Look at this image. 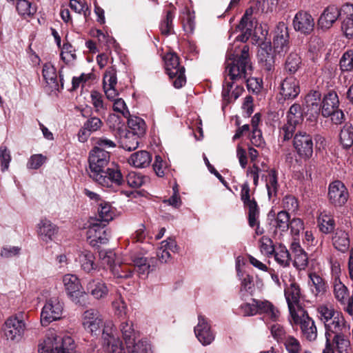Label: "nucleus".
I'll return each mask as SVG.
<instances>
[{
  "mask_svg": "<svg viewBox=\"0 0 353 353\" xmlns=\"http://www.w3.org/2000/svg\"><path fill=\"white\" fill-rule=\"evenodd\" d=\"M148 178L141 173L131 172L126 176V181L129 186L138 188L148 181Z\"/></svg>",
  "mask_w": 353,
  "mask_h": 353,
  "instance_id": "50",
  "label": "nucleus"
},
{
  "mask_svg": "<svg viewBox=\"0 0 353 353\" xmlns=\"http://www.w3.org/2000/svg\"><path fill=\"white\" fill-rule=\"evenodd\" d=\"M105 224L91 223L87 230V239L92 247L105 244L109 239V232L105 229Z\"/></svg>",
  "mask_w": 353,
  "mask_h": 353,
  "instance_id": "14",
  "label": "nucleus"
},
{
  "mask_svg": "<svg viewBox=\"0 0 353 353\" xmlns=\"http://www.w3.org/2000/svg\"><path fill=\"white\" fill-rule=\"evenodd\" d=\"M232 56L231 52H227L225 77L221 94L223 105L232 103L242 94L244 89L240 81L251 75L252 70L248 46L242 48L239 57L233 58Z\"/></svg>",
  "mask_w": 353,
  "mask_h": 353,
  "instance_id": "1",
  "label": "nucleus"
},
{
  "mask_svg": "<svg viewBox=\"0 0 353 353\" xmlns=\"http://www.w3.org/2000/svg\"><path fill=\"white\" fill-rule=\"evenodd\" d=\"M301 58L294 52H292L287 57L285 63V70L290 74L296 73L301 66Z\"/></svg>",
  "mask_w": 353,
  "mask_h": 353,
  "instance_id": "41",
  "label": "nucleus"
},
{
  "mask_svg": "<svg viewBox=\"0 0 353 353\" xmlns=\"http://www.w3.org/2000/svg\"><path fill=\"white\" fill-rule=\"evenodd\" d=\"M83 117H87L83 123L82 128L78 133L79 140L81 142H85L88 140L91 134L100 130L103 126V122L99 117L90 115L88 117L84 112H82Z\"/></svg>",
  "mask_w": 353,
  "mask_h": 353,
  "instance_id": "16",
  "label": "nucleus"
},
{
  "mask_svg": "<svg viewBox=\"0 0 353 353\" xmlns=\"http://www.w3.org/2000/svg\"><path fill=\"white\" fill-rule=\"evenodd\" d=\"M265 186L270 199L276 197L279 188L277 173L274 170L268 171L265 176Z\"/></svg>",
  "mask_w": 353,
  "mask_h": 353,
  "instance_id": "37",
  "label": "nucleus"
},
{
  "mask_svg": "<svg viewBox=\"0 0 353 353\" xmlns=\"http://www.w3.org/2000/svg\"><path fill=\"white\" fill-rule=\"evenodd\" d=\"M139 137L131 133L128 132L125 135V137L121 139V147L128 151H132L138 148L139 144Z\"/></svg>",
  "mask_w": 353,
  "mask_h": 353,
  "instance_id": "45",
  "label": "nucleus"
},
{
  "mask_svg": "<svg viewBox=\"0 0 353 353\" xmlns=\"http://www.w3.org/2000/svg\"><path fill=\"white\" fill-rule=\"evenodd\" d=\"M333 340L339 353H347L350 342L348 337L343 332H338Z\"/></svg>",
  "mask_w": 353,
  "mask_h": 353,
  "instance_id": "55",
  "label": "nucleus"
},
{
  "mask_svg": "<svg viewBox=\"0 0 353 353\" xmlns=\"http://www.w3.org/2000/svg\"><path fill=\"white\" fill-rule=\"evenodd\" d=\"M62 283L65 292L71 301L77 305H85L88 301V294L76 274H66L63 275Z\"/></svg>",
  "mask_w": 353,
  "mask_h": 353,
  "instance_id": "4",
  "label": "nucleus"
},
{
  "mask_svg": "<svg viewBox=\"0 0 353 353\" xmlns=\"http://www.w3.org/2000/svg\"><path fill=\"white\" fill-rule=\"evenodd\" d=\"M300 93L299 81L292 77L285 78L281 84L280 94L284 99H294Z\"/></svg>",
  "mask_w": 353,
  "mask_h": 353,
  "instance_id": "27",
  "label": "nucleus"
},
{
  "mask_svg": "<svg viewBox=\"0 0 353 353\" xmlns=\"http://www.w3.org/2000/svg\"><path fill=\"white\" fill-rule=\"evenodd\" d=\"M340 142L344 148H349L353 145V126L345 123L341 130Z\"/></svg>",
  "mask_w": 353,
  "mask_h": 353,
  "instance_id": "42",
  "label": "nucleus"
},
{
  "mask_svg": "<svg viewBox=\"0 0 353 353\" xmlns=\"http://www.w3.org/2000/svg\"><path fill=\"white\" fill-rule=\"evenodd\" d=\"M16 8L18 13L22 16H32L37 12V7L27 0H18Z\"/></svg>",
  "mask_w": 353,
  "mask_h": 353,
  "instance_id": "52",
  "label": "nucleus"
},
{
  "mask_svg": "<svg viewBox=\"0 0 353 353\" xmlns=\"http://www.w3.org/2000/svg\"><path fill=\"white\" fill-rule=\"evenodd\" d=\"M342 8L339 10L335 6L327 7L321 14L317 26L323 30L330 29L340 16H342Z\"/></svg>",
  "mask_w": 353,
  "mask_h": 353,
  "instance_id": "21",
  "label": "nucleus"
},
{
  "mask_svg": "<svg viewBox=\"0 0 353 353\" xmlns=\"http://www.w3.org/2000/svg\"><path fill=\"white\" fill-rule=\"evenodd\" d=\"M287 119L292 121L294 123H301L303 120V114L301 105L298 103H294L290 108L287 113Z\"/></svg>",
  "mask_w": 353,
  "mask_h": 353,
  "instance_id": "57",
  "label": "nucleus"
},
{
  "mask_svg": "<svg viewBox=\"0 0 353 353\" xmlns=\"http://www.w3.org/2000/svg\"><path fill=\"white\" fill-rule=\"evenodd\" d=\"M42 74L46 83L51 88V91H59L60 86L57 81L56 68L50 63H46L43 66Z\"/></svg>",
  "mask_w": 353,
  "mask_h": 353,
  "instance_id": "32",
  "label": "nucleus"
},
{
  "mask_svg": "<svg viewBox=\"0 0 353 353\" xmlns=\"http://www.w3.org/2000/svg\"><path fill=\"white\" fill-rule=\"evenodd\" d=\"M308 285L312 294L316 296H323L328 289V285L325 279L316 272H312L308 274Z\"/></svg>",
  "mask_w": 353,
  "mask_h": 353,
  "instance_id": "26",
  "label": "nucleus"
},
{
  "mask_svg": "<svg viewBox=\"0 0 353 353\" xmlns=\"http://www.w3.org/2000/svg\"><path fill=\"white\" fill-rule=\"evenodd\" d=\"M252 27V22L250 21V18H246V16H243L238 28L241 31H243L244 34L239 36L237 39H239L241 41H246L248 37L251 34Z\"/></svg>",
  "mask_w": 353,
  "mask_h": 353,
  "instance_id": "56",
  "label": "nucleus"
},
{
  "mask_svg": "<svg viewBox=\"0 0 353 353\" xmlns=\"http://www.w3.org/2000/svg\"><path fill=\"white\" fill-rule=\"evenodd\" d=\"M81 321L83 327L87 331H112L114 327L111 320L104 321L101 312L95 308L86 310Z\"/></svg>",
  "mask_w": 353,
  "mask_h": 353,
  "instance_id": "6",
  "label": "nucleus"
},
{
  "mask_svg": "<svg viewBox=\"0 0 353 353\" xmlns=\"http://www.w3.org/2000/svg\"><path fill=\"white\" fill-rule=\"evenodd\" d=\"M339 100L334 91L329 92L323 98L322 102V114L324 117H329L331 112L339 108Z\"/></svg>",
  "mask_w": 353,
  "mask_h": 353,
  "instance_id": "33",
  "label": "nucleus"
},
{
  "mask_svg": "<svg viewBox=\"0 0 353 353\" xmlns=\"http://www.w3.org/2000/svg\"><path fill=\"white\" fill-rule=\"evenodd\" d=\"M11 156L10 151L5 145L0 147V163L1 171L5 172L9 168Z\"/></svg>",
  "mask_w": 353,
  "mask_h": 353,
  "instance_id": "63",
  "label": "nucleus"
},
{
  "mask_svg": "<svg viewBox=\"0 0 353 353\" xmlns=\"http://www.w3.org/2000/svg\"><path fill=\"white\" fill-rule=\"evenodd\" d=\"M121 336L130 353H152L150 343L138 339L136 332H103V343L108 347L109 353H125Z\"/></svg>",
  "mask_w": 353,
  "mask_h": 353,
  "instance_id": "2",
  "label": "nucleus"
},
{
  "mask_svg": "<svg viewBox=\"0 0 353 353\" xmlns=\"http://www.w3.org/2000/svg\"><path fill=\"white\" fill-rule=\"evenodd\" d=\"M151 161L150 154L145 150H141L132 154L128 162L135 168H143L148 166Z\"/></svg>",
  "mask_w": 353,
  "mask_h": 353,
  "instance_id": "36",
  "label": "nucleus"
},
{
  "mask_svg": "<svg viewBox=\"0 0 353 353\" xmlns=\"http://www.w3.org/2000/svg\"><path fill=\"white\" fill-rule=\"evenodd\" d=\"M299 123H294L293 121H289L287 119L286 123L283 124V125L280 128L279 130V137L283 141H289L292 137L294 138L295 133V130L296 126Z\"/></svg>",
  "mask_w": 353,
  "mask_h": 353,
  "instance_id": "46",
  "label": "nucleus"
},
{
  "mask_svg": "<svg viewBox=\"0 0 353 353\" xmlns=\"http://www.w3.org/2000/svg\"><path fill=\"white\" fill-rule=\"evenodd\" d=\"M284 294L289 312H292L295 310V305H298L302 296L301 288L295 281H291L290 285H285Z\"/></svg>",
  "mask_w": 353,
  "mask_h": 353,
  "instance_id": "24",
  "label": "nucleus"
},
{
  "mask_svg": "<svg viewBox=\"0 0 353 353\" xmlns=\"http://www.w3.org/2000/svg\"><path fill=\"white\" fill-rule=\"evenodd\" d=\"M63 303L57 296L47 299L41 313V324L46 327L51 322L61 318Z\"/></svg>",
  "mask_w": 353,
  "mask_h": 353,
  "instance_id": "9",
  "label": "nucleus"
},
{
  "mask_svg": "<svg viewBox=\"0 0 353 353\" xmlns=\"http://www.w3.org/2000/svg\"><path fill=\"white\" fill-rule=\"evenodd\" d=\"M273 254L274 255L275 261L281 266L287 267L290 265V255L285 246L280 245L275 250Z\"/></svg>",
  "mask_w": 353,
  "mask_h": 353,
  "instance_id": "49",
  "label": "nucleus"
},
{
  "mask_svg": "<svg viewBox=\"0 0 353 353\" xmlns=\"http://www.w3.org/2000/svg\"><path fill=\"white\" fill-rule=\"evenodd\" d=\"M321 320L326 331H346L350 327L345 324L343 315L334 310L332 306L321 305L317 308Z\"/></svg>",
  "mask_w": 353,
  "mask_h": 353,
  "instance_id": "5",
  "label": "nucleus"
},
{
  "mask_svg": "<svg viewBox=\"0 0 353 353\" xmlns=\"http://www.w3.org/2000/svg\"><path fill=\"white\" fill-rule=\"evenodd\" d=\"M128 125L131 130L128 132L133 133L139 137L145 134V123L141 118L138 117H131L128 121Z\"/></svg>",
  "mask_w": 353,
  "mask_h": 353,
  "instance_id": "43",
  "label": "nucleus"
},
{
  "mask_svg": "<svg viewBox=\"0 0 353 353\" xmlns=\"http://www.w3.org/2000/svg\"><path fill=\"white\" fill-rule=\"evenodd\" d=\"M248 208V223L251 228L259 225V209L257 203H252Z\"/></svg>",
  "mask_w": 353,
  "mask_h": 353,
  "instance_id": "59",
  "label": "nucleus"
},
{
  "mask_svg": "<svg viewBox=\"0 0 353 353\" xmlns=\"http://www.w3.org/2000/svg\"><path fill=\"white\" fill-rule=\"evenodd\" d=\"M123 264L114 265L111 267L110 272L116 279H128L132 276L133 271L129 269L125 264H128V260L125 259Z\"/></svg>",
  "mask_w": 353,
  "mask_h": 353,
  "instance_id": "47",
  "label": "nucleus"
},
{
  "mask_svg": "<svg viewBox=\"0 0 353 353\" xmlns=\"http://www.w3.org/2000/svg\"><path fill=\"white\" fill-rule=\"evenodd\" d=\"M318 225L320 231L327 234L334 231L335 221L331 214L326 212H323L318 217Z\"/></svg>",
  "mask_w": 353,
  "mask_h": 353,
  "instance_id": "38",
  "label": "nucleus"
},
{
  "mask_svg": "<svg viewBox=\"0 0 353 353\" xmlns=\"http://www.w3.org/2000/svg\"><path fill=\"white\" fill-rule=\"evenodd\" d=\"M291 250L294 254V266L300 270H304L308 264L307 253L301 247L299 243L297 242H293L291 244Z\"/></svg>",
  "mask_w": 353,
  "mask_h": 353,
  "instance_id": "34",
  "label": "nucleus"
},
{
  "mask_svg": "<svg viewBox=\"0 0 353 353\" xmlns=\"http://www.w3.org/2000/svg\"><path fill=\"white\" fill-rule=\"evenodd\" d=\"M289 32L285 23L279 22L274 30L273 46L277 53L286 52L289 50Z\"/></svg>",
  "mask_w": 353,
  "mask_h": 353,
  "instance_id": "15",
  "label": "nucleus"
},
{
  "mask_svg": "<svg viewBox=\"0 0 353 353\" xmlns=\"http://www.w3.org/2000/svg\"><path fill=\"white\" fill-rule=\"evenodd\" d=\"M5 331H26L32 329L26 314L22 312L9 316L3 325Z\"/></svg>",
  "mask_w": 353,
  "mask_h": 353,
  "instance_id": "22",
  "label": "nucleus"
},
{
  "mask_svg": "<svg viewBox=\"0 0 353 353\" xmlns=\"http://www.w3.org/2000/svg\"><path fill=\"white\" fill-rule=\"evenodd\" d=\"M87 294H90L96 300L105 299L109 294L106 283L100 279H91L86 284Z\"/></svg>",
  "mask_w": 353,
  "mask_h": 353,
  "instance_id": "23",
  "label": "nucleus"
},
{
  "mask_svg": "<svg viewBox=\"0 0 353 353\" xmlns=\"http://www.w3.org/2000/svg\"><path fill=\"white\" fill-rule=\"evenodd\" d=\"M334 295L343 309L349 314H353V295H350L347 288L340 280L335 279Z\"/></svg>",
  "mask_w": 353,
  "mask_h": 353,
  "instance_id": "12",
  "label": "nucleus"
},
{
  "mask_svg": "<svg viewBox=\"0 0 353 353\" xmlns=\"http://www.w3.org/2000/svg\"><path fill=\"white\" fill-rule=\"evenodd\" d=\"M349 196L348 191L345 185L340 181L331 183L328 188L330 203L335 207L345 205Z\"/></svg>",
  "mask_w": 353,
  "mask_h": 353,
  "instance_id": "13",
  "label": "nucleus"
},
{
  "mask_svg": "<svg viewBox=\"0 0 353 353\" xmlns=\"http://www.w3.org/2000/svg\"><path fill=\"white\" fill-rule=\"evenodd\" d=\"M99 219L101 222L108 223L112 220L114 216V211L112 209L111 205L105 201L100 203L98 208Z\"/></svg>",
  "mask_w": 353,
  "mask_h": 353,
  "instance_id": "48",
  "label": "nucleus"
},
{
  "mask_svg": "<svg viewBox=\"0 0 353 353\" xmlns=\"http://www.w3.org/2000/svg\"><path fill=\"white\" fill-rule=\"evenodd\" d=\"M282 206L283 210L286 212H295L299 208V202L296 198L292 195L285 196L282 201Z\"/></svg>",
  "mask_w": 353,
  "mask_h": 353,
  "instance_id": "62",
  "label": "nucleus"
},
{
  "mask_svg": "<svg viewBox=\"0 0 353 353\" xmlns=\"http://www.w3.org/2000/svg\"><path fill=\"white\" fill-rule=\"evenodd\" d=\"M236 270L238 276L242 277L241 279V296H243L245 295V292H247L250 294H252V292L254 290V285L253 284V277L249 274L243 275V274H241V272L238 268H236Z\"/></svg>",
  "mask_w": 353,
  "mask_h": 353,
  "instance_id": "44",
  "label": "nucleus"
},
{
  "mask_svg": "<svg viewBox=\"0 0 353 353\" xmlns=\"http://www.w3.org/2000/svg\"><path fill=\"white\" fill-rule=\"evenodd\" d=\"M300 314L296 312V310L290 312L292 319L293 323L295 325H299L301 331H313L316 327H315L314 321L305 313V311L301 310Z\"/></svg>",
  "mask_w": 353,
  "mask_h": 353,
  "instance_id": "31",
  "label": "nucleus"
},
{
  "mask_svg": "<svg viewBox=\"0 0 353 353\" xmlns=\"http://www.w3.org/2000/svg\"><path fill=\"white\" fill-rule=\"evenodd\" d=\"M117 83V72L114 68H108L103 76V88L113 87Z\"/></svg>",
  "mask_w": 353,
  "mask_h": 353,
  "instance_id": "60",
  "label": "nucleus"
},
{
  "mask_svg": "<svg viewBox=\"0 0 353 353\" xmlns=\"http://www.w3.org/2000/svg\"><path fill=\"white\" fill-rule=\"evenodd\" d=\"M290 216L285 210L279 212L274 219L271 220L270 225L274 228V233L276 234L287 232L290 228Z\"/></svg>",
  "mask_w": 353,
  "mask_h": 353,
  "instance_id": "30",
  "label": "nucleus"
},
{
  "mask_svg": "<svg viewBox=\"0 0 353 353\" xmlns=\"http://www.w3.org/2000/svg\"><path fill=\"white\" fill-rule=\"evenodd\" d=\"M70 6L74 12L83 14L85 17L90 14L89 7L84 1L70 0Z\"/></svg>",
  "mask_w": 353,
  "mask_h": 353,
  "instance_id": "61",
  "label": "nucleus"
},
{
  "mask_svg": "<svg viewBox=\"0 0 353 353\" xmlns=\"http://www.w3.org/2000/svg\"><path fill=\"white\" fill-rule=\"evenodd\" d=\"M116 145H117L114 141L105 137H101L96 139L93 149L105 150L106 149L114 148Z\"/></svg>",
  "mask_w": 353,
  "mask_h": 353,
  "instance_id": "64",
  "label": "nucleus"
},
{
  "mask_svg": "<svg viewBox=\"0 0 353 353\" xmlns=\"http://www.w3.org/2000/svg\"><path fill=\"white\" fill-rule=\"evenodd\" d=\"M131 263L139 276L145 277L151 270V263L153 261L152 258H148L141 255L132 254L130 255Z\"/></svg>",
  "mask_w": 353,
  "mask_h": 353,
  "instance_id": "29",
  "label": "nucleus"
},
{
  "mask_svg": "<svg viewBox=\"0 0 353 353\" xmlns=\"http://www.w3.org/2000/svg\"><path fill=\"white\" fill-rule=\"evenodd\" d=\"M174 16L175 14L173 10L166 11L165 16L160 23V30L163 34L168 35L171 34L173 30V19Z\"/></svg>",
  "mask_w": 353,
  "mask_h": 353,
  "instance_id": "51",
  "label": "nucleus"
},
{
  "mask_svg": "<svg viewBox=\"0 0 353 353\" xmlns=\"http://www.w3.org/2000/svg\"><path fill=\"white\" fill-rule=\"evenodd\" d=\"M110 155L105 150L92 149L89 154V175L92 179L103 172L110 163Z\"/></svg>",
  "mask_w": 353,
  "mask_h": 353,
  "instance_id": "10",
  "label": "nucleus"
},
{
  "mask_svg": "<svg viewBox=\"0 0 353 353\" xmlns=\"http://www.w3.org/2000/svg\"><path fill=\"white\" fill-rule=\"evenodd\" d=\"M239 313L243 316H254L258 314L257 299H252L251 302L242 303L239 308Z\"/></svg>",
  "mask_w": 353,
  "mask_h": 353,
  "instance_id": "53",
  "label": "nucleus"
},
{
  "mask_svg": "<svg viewBox=\"0 0 353 353\" xmlns=\"http://www.w3.org/2000/svg\"><path fill=\"white\" fill-rule=\"evenodd\" d=\"M166 73L176 88H182L186 83L185 68L179 63V58L175 53H167L164 57Z\"/></svg>",
  "mask_w": 353,
  "mask_h": 353,
  "instance_id": "7",
  "label": "nucleus"
},
{
  "mask_svg": "<svg viewBox=\"0 0 353 353\" xmlns=\"http://www.w3.org/2000/svg\"><path fill=\"white\" fill-rule=\"evenodd\" d=\"M293 148L299 157L308 160L313 154V140L312 136L304 131L296 132L292 141Z\"/></svg>",
  "mask_w": 353,
  "mask_h": 353,
  "instance_id": "11",
  "label": "nucleus"
},
{
  "mask_svg": "<svg viewBox=\"0 0 353 353\" xmlns=\"http://www.w3.org/2000/svg\"><path fill=\"white\" fill-rule=\"evenodd\" d=\"M258 57L259 61L263 63V67L266 70L270 71L273 68L274 57L270 46L261 48L258 52Z\"/></svg>",
  "mask_w": 353,
  "mask_h": 353,
  "instance_id": "40",
  "label": "nucleus"
},
{
  "mask_svg": "<svg viewBox=\"0 0 353 353\" xmlns=\"http://www.w3.org/2000/svg\"><path fill=\"white\" fill-rule=\"evenodd\" d=\"M90 100L95 113L99 116L105 115L107 107L103 101L102 94L97 90H92L90 92Z\"/></svg>",
  "mask_w": 353,
  "mask_h": 353,
  "instance_id": "39",
  "label": "nucleus"
},
{
  "mask_svg": "<svg viewBox=\"0 0 353 353\" xmlns=\"http://www.w3.org/2000/svg\"><path fill=\"white\" fill-rule=\"evenodd\" d=\"M39 353H77L74 339L65 332H50L38 345Z\"/></svg>",
  "mask_w": 353,
  "mask_h": 353,
  "instance_id": "3",
  "label": "nucleus"
},
{
  "mask_svg": "<svg viewBox=\"0 0 353 353\" xmlns=\"http://www.w3.org/2000/svg\"><path fill=\"white\" fill-rule=\"evenodd\" d=\"M332 244L335 249L345 252L350 248L348 234L341 229H336L332 236Z\"/></svg>",
  "mask_w": 353,
  "mask_h": 353,
  "instance_id": "35",
  "label": "nucleus"
},
{
  "mask_svg": "<svg viewBox=\"0 0 353 353\" xmlns=\"http://www.w3.org/2000/svg\"><path fill=\"white\" fill-rule=\"evenodd\" d=\"M259 243L260 250L263 254L267 256L273 255L276 249L274 248L273 241L271 239L263 236L260 239Z\"/></svg>",
  "mask_w": 353,
  "mask_h": 353,
  "instance_id": "58",
  "label": "nucleus"
},
{
  "mask_svg": "<svg viewBox=\"0 0 353 353\" xmlns=\"http://www.w3.org/2000/svg\"><path fill=\"white\" fill-rule=\"evenodd\" d=\"M36 231L39 239L48 243L53 240L59 231L58 227L50 220L42 218L36 225Z\"/></svg>",
  "mask_w": 353,
  "mask_h": 353,
  "instance_id": "19",
  "label": "nucleus"
},
{
  "mask_svg": "<svg viewBox=\"0 0 353 353\" xmlns=\"http://www.w3.org/2000/svg\"><path fill=\"white\" fill-rule=\"evenodd\" d=\"M343 18L341 29L347 38L353 37V4L346 3L342 6Z\"/></svg>",
  "mask_w": 353,
  "mask_h": 353,
  "instance_id": "28",
  "label": "nucleus"
},
{
  "mask_svg": "<svg viewBox=\"0 0 353 353\" xmlns=\"http://www.w3.org/2000/svg\"><path fill=\"white\" fill-rule=\"evenodd\" d=\"M75 261L79 264L81 269L85 273H90L97 268L94 254L88 250L78 251Z\"/></svg>",
  "mask_w": 353,
  "mask_h": 353,
  "instance_id": "25",
  "label": "nucleus"
},
{
  "mask_svg": "<svg viewBox=\"0 0 353 353\" xmlns=\"http://www.w3.org/2000/svg\"><path fill=\"white\" fill-rule=\"evenodd\" d=\"M294 29L301 34H310L314 27V21L312 15L305 11L298 12L292 21Z\"/></svg>",
  "mask_w": 353,
  "mask_h": 353,
  "instance_id": "17",
  "label": "nucleus"
},
{
  "mask_svg": "<svg viewBox=\"0 0 353 353\" xmlns=\"http://www.w3.org/2000/svg\"><path fill=\"white\" fill-rule=\"evenodd\" d=\"M339 66L343 72H352L353 70L352 50H348L343 53L339 61Z\"/></svg>",
  "mask_w": 353,
  "mask_h": 353,
  "instance_id": "54",
  "label": "nucleus"
},
{
  "mask_svg": "<svg viewBox=\"0 0 353 353\" xmlns=\"http://www.w3.org/2000/svg\"><path fill=\"white\" fill-rule=\"evenodd\" d=\"M321 94L319 91H311L305 98V114L309 115V119L315 120L322 110L321 103Z\"/></svg>",
  "mask_w": 353,
  "mask_h": 353,
  "instance_id": "20",
  "label": "nucleus"
},
{
  "mask_svg": "<svg viewBox=\"0 0 353 353\" xmlns=\"http://www.w3.org/2000/svg\"><path fill=\"white\" fill-rule=\"evenodd\" d=\"M257 310L258 314H265L273 322L270 325V331H281L283 327L276 322L279 319V311L271 302L257 299Z\"/></svg>",
  "mask_w": 353,
  "mask_h": 353,
  "instance_id": "18",
  "label": "nucleus"
},
{
  "mask_svg": "<svg viewBox=\"0 0 353 353\" xmlns=\"http://www.w3.org/2000/svg\"><path fill=\"white\" fill-rule=\"evenodd\" d=\"M93 180L102 187L107 188L108 190L112 192L118 191L124 182L123 175L117 165L108 167Z\"/></svg>",
  "mask_w": 353,
  "mask_h": 353,
  "instance_id": "8",
  "label": "nucleus"
}]
</instances>
